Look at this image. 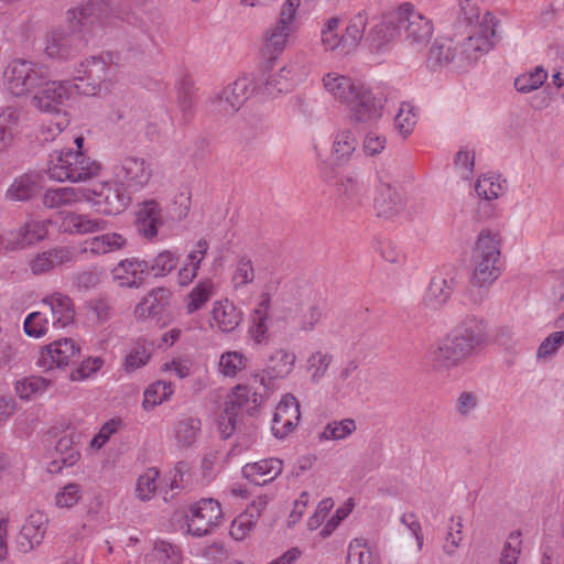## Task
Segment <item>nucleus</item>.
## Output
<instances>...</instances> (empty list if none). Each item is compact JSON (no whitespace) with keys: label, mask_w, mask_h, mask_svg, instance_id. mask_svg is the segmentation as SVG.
<instances>
[{"label":"nucleus","mask_w":564,"mask_h":564,"mask_svg":"<svg viewBox=\"0 0 564 564\" xmlns=\"http://www.w3.org/2000/svg\"><path fill=\"white\" fill-rule=\"evenodd\" d=\"M394 21L391 18H383L379 23L370 29L367 40L380 50L383 45L393 40L395 35Z\"/></svg>","instance_id":"48"},{"label":"nucleus","mask_w":564,"mask_h":564,"mask_svg":"<svg viewBox=\"0 0 564 564\" xmlns=\"http://www.w3.org/2000/svg\"><path fill=\"white\" fill-rule=\"evenodd\" d=\"M223 518L220 505L215 499H202L191 508L187 516V532L196 538L208 535Z\"/></svg>","instance_id":"12"},{"label":"nucleus","mask_w":564,"mask_h":564,"mask_svg":"<svg viewBox=\"0 0 564 564\" xmlns=\"http://www.w3.org/2000/svg\"><path fill=\"white\" fill-rule=\"evenodd\" d=\"M247 366V358L239 351H226L219 359V371L225 377L234 378Z\"/></svg>","instance_id":"53"},{"label":"nucleus","mask_w":564,"mask_h":564,"mask_svg":"<svg viewBox=\"0 0 564 564\" xmlns=\"http://www.w3.org/2000/svg\"><path fill=\"white\" fill-rule=\"evenodd\" d=\"M301 419L300 403L293 394H285L276 405L272 433L276 438H284L299 425Z\"/></svg>","instance_id":"17"},{"label":"nucleus","mask_w":564,"mask_h":564,"mask_svg":"<svg viewBox=\"0 0 564 564\" xmlns=\"http://www.w3.org/2000/svg\"><path fill=\"white\" fill-rule=\"evenodd\" d=\"M153 351L152 343L147 339L139 338L128 350L124 361L123 370L127 373H132L138 369L144 367L151 359Z\"/></svg>","instance_id":"36"},{"label":"nucleus","mask_w":564,"mask_h":564,"mask_svg":"<svg viewBox=\"0 0 564 564\" xmlns=\"http://www.w3.org/2000/svg\"><path fill=\"white\" fill-rule=\"evenodd\" d=\"M487 341L485 321L474 315L466 316L430 351V360L435 370L451 371L477 355Z\"/></svg>","instance_id":"1"},{"label":"nucleus","mask_w":564,"mask_h":564,"mask_svg":"<svg viewBox=\"0 0 564 564\" xmlns=\"http://www.w3.org/2000/svg\"><path fill=\"white\" fill-rule=\"evenodd\" d=\"M131 192L115 183H102L93 191V196L86 194L85 199L90 200L96 209L104 215H119L127 209L131 202Z\"/></svg>","instance_id":"11"},{"label":"nucleus","mask_w":564,"mask_h":564,"mask_svg":"<svg viewBox=\"0 0 564 564\" xmlns=\"http://www.w3.org/2000/svg\"><path fill=\"white\" fill-rule=\"evenodd\" d=\"M262 402V395L248 386H237L229 398L226 406L237 412H246L253 415Z\"/></svg>","instance_id":"32"},{"label":"nucleus","mask_w":564,"mask_h":564,"mask_svg":"<svg viewBox=\"0 0 564 564\" xmlns=\"http://www.w3.org/2000/svg\"><path fill=\"white\" fill-rule=\"evenodd\" d=\"M100 164L82 151H54L47 166L51 180L83 182L99 174Z\"/></svg>","instance_id":"5"},{"label":"nucleus","mask_w":564,"mask_h":564,"mask_svg":"<svg viewBox=\"0 0 564 564\" xmlns=\"http://www.w3.org/2000/svg\"><path fill=\"white\" fill-rule=\"evenodd\" d=\"M200 420L193 416L182 417L174 425L177 445L182 448L191 447L197 440L200 432Z\"/></svg>","instance_id":"41"},{"label":"nucleus","mask_w":564,"mask_h":564,"mask_svg":"<svg viewBox=\"0 0 564 564\" xmlns=\"http://www.w3.org/2000/svg\"><path fill=\"white\" fill-rule=\"evenodd\" d=\"M80 347L72 338H62L46 345L39 355L36 365L45 371L62 369L79 357Z\"/></svg>","instance_id":"14"},{"label":"nucleus","mask_w":564,"mask_h":564,"mask_svg":"<svg viewBox=\"0 0 564 564\" xmlns=\"http://www.w3.org/2000/svg\"><path fill=\"white\" fill-rule=\"evenodd\" d=\"M40 189L41 176L28 172L13 180L6 192V198L11 202H26L36 196Z\"/></svg>","instance_id":"27"},{"label":"nucleus","mask_w":564,"mask_h":564,"mask_svg":"<svg viewBox=\"0 0 564 564\" xmlns=\"http://www.w3.org/2000/svg\"><path fill=\"white\" fill-rule=\"evenodd\" d=\"M86 192L74 187L48 189L43 196V204L48 208H58L85 199Z\"/></svg>","instance_id":"40"},{"label":"nucleus","mask_w":564,"mask_h":564,"mask_svg":"<svg viewBox=\"0 0 564 564\" xmlns=\"http://www.w3.org/2000/svg\"><path fill=\"white\" fill-rule=\"evenodd\" d=\"M109 53L90 56L79 63L74 74V87L85 96L109 91L113 76Z\"/></svg>","instance_id":"6"},{"label":"nucleus","mask_w":564,"mask_h":564,"mask_svg":"<svg viewBox=\"0 0 564 564\" xmlns=\"http://www.w3.org/2000/svg\"><path fill=\"white\" fill-rule=\"evenodd\" d=\"M137 229L144 238L152 239L162 225V210L155 200H145L137 213Z\"/></svg>","instance_id":"28"},{"label":"nucleus","mask_w":564,"mask_h":564,"mask_svg":"<svg viewBox=\"0 0 564 564\" xmlns=\"http://www.w3.org/2000/svg\"><path fill=\"white\" fill-rule=\"evenodd\" d=\"M171 291L159 286L152 289L134 307V316L138 319H147L160 315L167 306Z\"/></svg>","instance_id":"25"},{"label":"nucleus","mask_w":564,"mask_h":564,"mask_svg":"<svg viewBox=\"0 0 564 564\" xmlns=\"http://www.w3.org/2000/svg\"><path fill=\"white\" fill-rule=\"evenodd\" d=\"M404 207L401 194L390 184H381L375 197V209L382 218H391Z\"/></svg>","instance_id":"29"},{"label":"nucleus","mask_w":564,"mask_h":564,"mask_svg":"<svg viewBox=\"0 0 564 564\" xmlns=\"http://www.w3.org/2000/svg\"><path fill=\"white\" fill-rule=\"evenodd\" d=\"M48 519L43 512L32 513L22 525L18 536V547L21 552L28 553L39 546L46 534Z\"/></svg>","instance_id":"21"},{"label":"nucleus","mask_w":564,"mask_h":564,"mask_svg":"<svg viewBox=\"0 0 564 564\" xmlns=\"http://www.w3.org/2000/svg\"><path fill=\"white\" fill-rule=\"evenodd\" d=\"M69 28L83 39L94 35L105 28H121L122 22L135 26L142 33L148 32L145 22L135 13L123 11L122 6H112L106 0H90L86 3L70 8L66 13Z\"/></svg>","instance_id":"2"},{"label":"nucleus","mask_w":564,"mask_h":564,"mask_svg":"<svg viewBox=\"0 0 564 564\" xmlns=\"http://www.w3.org/2000/svg\"><path fill=\"white\" fill-rule=\"evenodd\" d=\"M173 393L174 387L171 382L158 380L145 389L142 406L147 411L152 410L156 405L167 401Z\"/></svg>","instance_id":"42"},{"label":"nucleus","mask_w":564,"mask_h":564,"mask_svg":"<svg viewBox=\"0 0 564 564\" xmlns=\"http://www.w3.org/2000/svg\"><path fill=\"white\" fill-rule=\"evenodd\" d=\"M128 239L119 232H106L85 239L79 245V252L91 257H100L123 250Z\"/></svg>","instance_id":"22"},{"label":"nucleus","mask_w":564,"mask_h":564,"mask_svg":"<svg viewBox=\"0 0 564 564\" xmlns=\"http://www.w3.org/2000/svg\"><path fill=\"white\" fill-rule=\"evenodd\" d=\"M254 280V269L252 261L246 257L242 256L238 259L236 269L232 274V284L234 288L240 289L243 288L250 283H252Z\"/></svg>","instance_id":"60"},{"label":"nucleus","mask_w":564,"mask_h":564,"mask_svg":"<svg viewBox=\"0 0 564 564\" xmlns=\"http://www.w3.org/2000/svg\"><path fill=\"white\" fill-rule=\"evenodd\" d=\"M150 272L149 262L139 258L121 260L112 270L113 281L121 288L138 289Z\"/></svg>","instance_id":"19"},{"label":"nucleus","mask_w":564,"mask_h":564,"mask_svg":"<svg viewBox=\"0 0 564 564\" xmlns=\"http://www.w3.org/2000/svg\"><path fill=\"white\" fill-rule=\"evenodd\" d=\"M47 236V223L44 220H30L17 232V245L20 247L31 246Z\"/></svg>","instance_id":"44"},{"label":"nucleus","mask_w":564,"mask_h":564,"mask_svg":"<svg viewBox=\"0 0 564 564\" xmlns=\"http://www.w3.org/2000/svg\"><path fill=\"white\" fill-rule=\"evenodd\" d=\"M475 191L479 197L487 200H492L502 195L503 186L499 177L482 176L477 181Z\"/></svg>","instance_id":"61"},{"label":"nucleus","mask_w":564,"mask_h":564,"mask_svg":"<svg viewBox=\"0 0 564 564\" xmlns=\"http://www.w3.org/2000/svg\"><path fill=\"white\" fill-rule=\"evenodd\" d=\"M347 564H378L370 547L362 540L355 539L348 545Z\"/></svg>","instance_id":"56"},{"label":"nucleus","mask_w":564,"mask_h":564,"mask_svg":"<svg viewBox=\"0 0 564 564\" xmlns=\"http://www.w3.org/2000/svg\"><path fill=\"white\" fill-rule=\"evenodd\" d=\"M356 429L357 425L352 419L332 421L317 434V438L319 442L346 440Z\"/></svg>","instance_id":"43"},{"label":"nucleus","mask_w":564,"mask_h":564,"mask_svg":"<svg viewBox=\"0 0 564 564\" xmlns=\"http://www.w3.org/2000/svg\"><path fill=\"white\" fill-rule=\"evenodd\" d=\"M82 486L68 482L55 495V505L58 508H72L82 499Z\"/></svg>","instance_id":"62"},{"label":"nucleus","mask_w":564,"mask_h":564,"mask_svg":"<svg viewBox=\"0 0 564 564\" xmlns=\"http://www.w3.org/2000/svg\"><path fill=\"white\" fill-rule=\"evenodd\" d=\"M113 176L127 191L137 193L150 183L152 169L143 158L129 155L113 167Z\"/></svg>","instance_id":"10"},{"label":"nucleus","mask_w":564,"mask_h":564,"mask_svg":"<svg viewBox=\"0 0 564 564\" xmlns=\"http://www.w3.org/2000/svg\"><path fill=\"white\" fill-rule=\"evenodd\" d=\"M70 88L69 82L46 79L32 98L33 106L41 112L55 116V121L46 127L52 139L69 124V118L64 106L70 95Z\"/></svg>","instance_id":"4"},{"label":"nucleus","mask_w":564,"mask_h":564,"mask_svg":"<svg viewBox=\"0 0 564 564\" xmlns=\"http://www.w3.org/2000/svg\"><path fill=\"white\" fill-rule=\"evenodd\" d=\"M333 359L332 354L322 350L314 351L307 357L306 371L313 383H319L325 378Z\"/></svg>","instance_id":"45"},{"label":"nucleus","mask_w":564,"mask_h":564,"mask_svg":"<svg viewBox=\"0 0 564 564\" xmlns=\"http://www.w3.org/2000/svg\"><path fill=\"white\" fill-rule=\"evenodd\" d=\"M41 307L52 316V327L65 328L75 321V306L73 300L63 293L54 292L41 301Z\"/></svg>","instance_id":"20"},{"label":"nucleus","mask_w":564,"mask_h":564,"mask_svg":"<svg viewBox=\"0 0 564 564\" xmlns=\"http://www.w3.org/2000/svg\"><path fill=\"white\" fill-rule=\"evenodd\" d=\"M160 473L156 468H148L141 474L135 484V496L142 501H149L152 499L156 491V481Z\"/></svg>","instance_id":"52"},{"label":"nucleus","mask_w":564,"mask_h":564,"mask_svg":"<svg viewBox=\"0 0 564 564\" xmlns=\"http://www.w3.org/2000/svg\"><path fill=\"white\" fill-rule=\"evenodd\" d=\"M283 470V462L279 458H265L248 463L242 467V475L256 485H265L273 481Z\"/></svg>","instance_id":"24"},{"label":"nucleus","mask_w":564,"mask_h":564,"mask_svg":"<svg viewBox=\"0 0 564 564\" xmlns=\"http://www.w3.org/2000/svg\"><path fill=\"white\" fill-rule=\"evenodd\" d=\"M210 314L212 327L224 333L235 330L242 322V312L228 300L215 302Z\"/></svg>","instance_id":"26"},{"label":"nucleus","mask_w":564,"mask_h":564,"mask_svg":"<svg viewBox=\"0 0 564 564\" xmlns=\"http://www.w3.org/2000/svg\"><path fill=\"white\" fill-rule=\"evenodd\" d=\"M349 120L352 123H368L382 116L383 102L366 86L355 88L352 96L346 102Z\"/></svg>","instance_id":"13"},{"label":"nucleus","mask_w":564,"mask_h":564,"mask_svg":"<svg viewBox=\"0 0 564 564\" xmlns=\"http://www.w3.org/2000/svg\"><path fill=\"white\" fill-rule=\"evenodd\" d=\"M497 20L494 14L486 12L478 24L471 26L468 37L464 41L458 55L457 69H464L473 62L488 53L496 35Z\"/></svg>","instance_id":"7"},{"label":"nucleus","mask_w":564,"mask_h":564,"mask_svg":"<svg viewBox=\"0 0 564 564\" xmlns=\"http://www.w3.org/2000/svg\"><path fill=\"white\" fill-rule=\"evenodd\" d=\"M18 121L19 113L14 109L8 108L0 113V152L11 144Z\"/></svg>","instance_id":"50"},{"label":"nucleus","mask_w":564,"mask_h":564,"mask_svg":"<svg viewBox=\"0 0 564 564\" xmlns=\"http://www.w3.org/2000/svg\"><path fill=\"white\" fill-rule=\"evenodd\" d=\"M295 361L294 352L283 348L276 349L268 357L263 373H257L254 378L265 389L270 388L271 380L284 379L293 371Z\"/></svg>","instance_id":"18"},{"label":"nucleus","mask_w":564,"mask_h":564,"mask_svg":"<svg viewBox=\"0 0 564 564\" xmlns=\"http://www.w3.org/2000/svg\"><path fill=\"white\" fill-rule=\"evenodd\" d=\"M456 47L449 40H436L430 50L427 64L431 68L447 66L451 63L457 68Z\"/></svg>","instance_id":"38"},{"label":"nucleus","mask_w":564,"mask_h":564,"mask_svg":"<svg viewBox=\"0 0 564 564\" xmlns=\"http://www.w3.org/2000/svg\"><path fill=\"white\" fill-rule=\"evenodd\" d=\"M254 91L252 80L249 77H239L224 87L215 97L214 104L219 112L225 115L236 113Z\"/></svg>","instance_id":"16"},{"label":"nucleus","mask_w":564,"mask_h":564,"mask_svg":"<svg viewBox=\"0 0 564 564\" xmlns=\"http://www.w3.org/2000/svg\"><path fill=\"white\" fill-rule=\"evenodd\" d=\"M368 24V15L365 11H360L350 18L343 34L341 52L347 54L354 51L365 36L366 26Z\"/></svg>","instance_id":"34"},{"label":"nucleus","mask_w":564,"mask_h":564,"mask_svg":"<svg viewBox=\"0 0 564 564\" xmlns=\"http://www.w3.org/2000/svg\"><path fill=\"white\" fill-rule=\"evenodd\" d=\"M86 42L87 39L73 29L57 28L47 33L44 52L51 58L67 59L75 56Z\"/></svg>","instance_id":"15"},{"label":"nucleus","mask_w":564,"mask_h":564,"mask_svg":"<svg viewBox=\"0 0 564 564\" xmlns=\"http://www.w3.org/2000/svg\"><path fill=\"white\" fill-rule=\"evenodd\" d=\"M293 32V26H286L279 22L272 28H270L264 36L265 48L269 53L275 54L280 53L288 42L290 34Z\"/></svg>","instance_id":"47"},{"label":"nucleus","mask_w":564,"mask_h":564,"mask_svg":"<svg viewBox=\"0 0 564 564\" xmlns=\"http://www.w3.org/2000/svg\"><path fill=\"white\" fill-rule=\"evenodd\" d=\"M47 77V68L44 65L28 59H14L4 70L6 85L17 97L25 96L39 88Z\"/></svg>","instance_id":"8"},{"label":"nucleus","mask_w":564,"mask_h":564,"mask_svg":"<svg viewBox=\"0 0 564 564\" xmlns=\"http://www.w3.org/2000/svg\"><path fill=\"white\" fill-rule=\"evenodd\" d=\"M365 193V184L354 175L341 176L337 184V195L343 205L359 204Z\"/></svg>","instance_id":"39"},{"label":"nucleus","mask_w":564,"mask_h":564,"mask_svg":"<svg viewBox=\"0 0 564 564\" xmlns=\"http://www.w3.org/2000/svg\"><path fill=\"white\" fill-rule=\"evenodd\" d=\"M463 542V519L452 517L447 525V533L443 544V552L447 556H454Z\"/></svg>","instance_id":"51"},{"label":"nucleus","mask_w":564,"mask_h":564,"mask_svg":"<svg viewBox=\"0 0 564 564\" xmlns=\"http://www.w3.org/2000/svg\"><path fill=\"white\" fill-rule=\"evenodd\" d=\"M454 289V278L442 274L433 276L423 297L424 307L430 311L441 310L451 299Z\"/></svg>","instance_id":"23"},{"label":"nucleus","mask_w":564,"mask_h":564,"mask_svg":"<svg viewBox=\"0 0 564 564\" xmlns=\"http://www.w3.org/2000/svg\"><path fill=\"white\" fill-rule=\"evenodd\" d=\"M270 311V297L262 294L257 307L251 313V325L249 334L257 344H261L268 339V318Z\"/></svg>","instance_id":"33"},{"label":"nucleus","mask_w":564,"mask_h":564,"mask_svg":"<svg viewBox=\"0 0 564 564\" xmlns=\"http://www.w3.org/2000/svg\"><path fill=\"white\" fill-rule=\"evenodd\" d=\"M357 138L347 127H339L333 133L332 154L337 161H348L357 149Z\"/></svg>","instance_id":"35"},{"label":"nucleus","mask_w":564,"mask_h":564,"mask_svg":"<svg viewBox=\"0 0 564 564\" xmlns=\"http://www.w3.org/2000/svg\"><path fill=\"white\" fill-rule=\"evenodd\" d=\"M322 84L328 95L344 105L352 96L355 88L360 85L355 84L350 77L337 72L325 74L322 78Z\"/></svg>","instance_id":"30"},{"label":"nucleus","mask_w":564,"mask_h":564,"mask_svg":"<svg viewBox=\"0 0 564 564\" xmlns=\"http://www.w3.org/2000/svg\"><path fill=\"white\" fill-rule=\"evenodd\" d=\"M177 263L178 257L170 250H164L153 259L151 264L149 263L150 272H153L155 278L166 276L176 268Z\"/></svg>","instance_id":"59"},{"label":"nucleus","mask_w":564,"mask_h":564,"mask_svg":"<svg viewBox=\"0 0 564 564\" xmlns=\"http://www.w3.org/2000/svg\"><path fill=\"white\" fill-rule=\"evenodd\" d=\"M415 124L416 115L414 112V107L410 104H402L400 106L399 112L394 118L395 129L403 138H406L412 133Z\"/></svg>","instance_id":"57"},{"label":"nucleus","mask_w":564,"mask_h":564,"mask_svg":"<svg viewBox=\"0 0 564 564\" xmlns=\"http://www.w3.org/2000/svg\"><path fill=\"white\" fill-rule=\"evenodd\" d=\"M152 553L162 564H181L183 561L182 550L164 540L155 541Z\"/></svg>","instance_id":"54"},{"label":"nucleus","mask_w":564,"mask_h":564,"mask_svg":"<svg viewBox=\"0 0 564 564\" xmlns=\"http://www.w3.org/2000/svg\"><path fill=\"white\" fill-rule=\"evenodd\" d=\"M101 270L97 267L88 268L74 275V286L78 291L95 289L101 281Z\"/></svg>","instance_id":"63"},{"label":"nucleus","mask_w":564,"mask_h":564,"mask_svg":"<svg viewBox=\"0 0 564 564\" xmlns=\"http://www.w3.org/2000/svg\"><path fill=\"white\" fill-rule=\"evenodd\" d=\"M23 328L29 337L41 338L45 336L50 329L47 312L41 307L40 311L30 313L24 319Z\"/></svg>","instance_id":"49"},{"label":"nucleus","mask_w":564,"mask_h":564,"mask_svg":"<svg viewBox=\"0 0 564 564\" xmlns=\"http://www.w3.org/2000/svg\"><path fill=\"white\" fill-rule=\"evenodd\" d=\"M397 24L403 31L404 40L415 51L424 48L432 39V21L416 11L411 3H404L397 11Z\"/></svg>","instance_id":"9"},{"label":"nucleus","mask_w":564,"mask_h":564,"mask_svg":"<svg viewBox=\"0 0 564 564\" xmlns=\"http://www.w3.org/2000/svg\"><path fill=\"white\" fill-rule=\"evenodd\" d=\"M104 360L100 357H89L80 362V365L70 372V381H83L101 369Z\"/></svg>","instance_id":"64"},{"label":"nucleus","mask_w":564,"mask_h":564,"mask_svg":"<svg viewBox=\"0 0 564 564\" xmlns=\"http://www.w3.org/2000/svg\"><path fill=\"white\" fill-rule=\"evenodd\" d=\"M106 221L99 218H90L87 215L67 213L63 216L61 228L68 234L87 235L106 229Z\"/></svg>","instance_id":"31"},{"label":"nucleus","mask_w":564,"mask_h":564,"mask_svg":"<svg viewBox=\"0 0 564 564\" xmlns=\"http://www.w3.org/2000/svg\"><path fill=\"white\" fill-rule=\"evenodd\" d=\"M501 236L497 231L482 229L471 252L473 273L470 283L487 289L501 274Z\"/></svg>","instance_id":"3"},{"label":"nucleus","mask_w":564,"mask_h":564,"mask_svg":"<svg viewBox=\"0 0 564 564\" xmlns=\"http://www.w3.org/2000/svg\"><path fill=\"white\" fill-rule=\"evenodd\" d=\"M547 78V72L538 66L533 72L518 76L514 80V87L520 93H530L540 88Z\"/></svg>","instance_id":"55"},{"label":"nucleus","mask_w":564,"mask_h":564,"mask_svg":"<svg viewBox=\"0 0 564 564\" xmlns=\"http://www.w3.org/2000/svg\"><path fill=\"white\" fill-rule=\"evenodd\" d=\"M52 384L53 381L51 379L31 376L18 381L15 390L21 399L30 400L47 391Z\"/></svg>","instance_id":"46"},{"label":"nucleus","mask_w":564,"mask_h":564,"mask_svg":"<svg viewBox=\"0 0 564 564\" xmlns=\"http://www.w3.org/2000/svg\"><path fill=\"white\" fill-rule=\"evenodd\" d=\"M215 284L210 279L200 280L186 295L185 308L187 314L202 310L214 296Z\"/></svg>","instance_id":"37"},{"label":"nucleus","mask_w":564,"mask_h":564,"mask_svg":"<svg viewBox=\"0 0 564 564\" xmlns=\"http://www.w3.org/2000/svg\"><path fill=\"white\" fill-rule=\"evenodd\" d=\"M521 546H522V540H521V532L520 531H513L509 534L508 539L506 540L499 563L502 564H517L521 554Z\"/></svg>","instance_id":"58"}]
</instances>
